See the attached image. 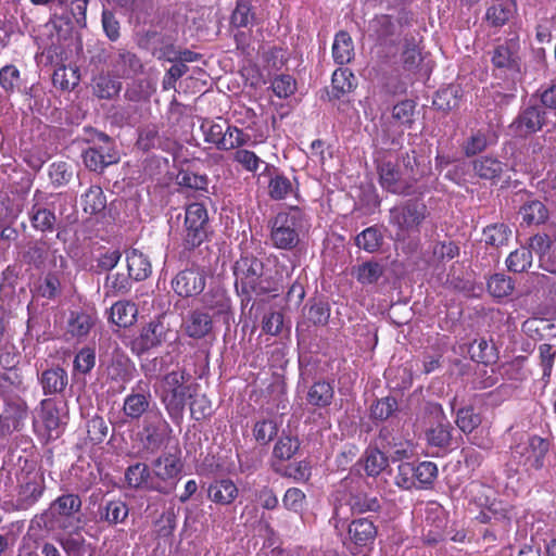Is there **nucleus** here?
Segmentation results:
<instances>
[{
  "label": "nucleus",
  "instance_id": "55",
  "mask_svg": "<svg viewBox=\"0 0 556 556\" xmlns=\"http://www.w3.org/2000/svg\"><path fill=\"white\" fill-rule=\"evenodd\" d=\"M507 268L514 273H523L532 265V252L528 248H520L511 252L506 260Z\"/></svg>",
  "mask_w": 556,
  "mask_h": 556
},
{
  "label": "nucleus",
  "instance_id": "3",
  "mask_svg": "<svg viewBox=\"0 0 556 556\" xmlns=\"http://www.w3.org/2000/svg\"><path fill=\"white\" fill-rule=\"evenodd\" d=\"M191 376L185 370H173L163 376L160 384V399L169 418L180 422L184 417L187 400L192 391L198 390L197 383H188Z\"/></svg>",
  "mask_w": 556,
  "mask_h": 556
},
{
  "label": "nucleus",
  "instance_id": "23",
  "mask_svg": "<svg viewBox=\"0 0 556 556\" xmlns=\"http://www.w3.org/2000/svg\"><path fill=\"white\" fill-rule=\"evenodd\" d=\"M129 515V507L122 500H111L99 505L97 517L99 522L113 527L125 522Z\"/></svg>",
  "mask_w": 556,
  "mask_h": 556
},
{
  "label": "nucleus",
  "instance_id": "49",
  "mask_svg": "<svg viewBox=\"0 0 556 556\" xmlns=\"http://www.w3.org/2000/svg\"><path fill=\"white\" fill-rule=\"evenodd\" d=\"M416 489H426L433 484L438 477V467L432 462L414 463Z\"/></svg>",
  "mask_w": 556,
  "mask_h": 556
},
{
  "label": "nucleus",
  "instance_id": "50",
  "mask_svg": "<svg viewBox=\"0 0 556 556\" xmlns=\"http://www.w3.org/2000/svg\"><path fill=\"white\" fill-rule=\"evenodd\" d=\"M205 305L214 315L228 317L231 311L230 299L224 290H215L205 295Z\"/></svg>",
  "mask_w": 556,
  "mask_h": 556
},
{
  "label": "nucleus",
  "instance_id": "7",
  "mask_svg": "<svg viewBox=\"0 0 556 556\" xmlns=\"http://www.w3.org/2000/svg\"><path fill=\"white\" fill-rule=\"evenodd\" d=\"M15 479L14 506L18 510H27L43 495L46 490L43 472L34 466H26L16 471Z\"/></svg>",
  "mask_w": 556,
  "mask_h": 556
},
{
  "label": "nucleus",
  "instance_id": "25",
  "mask_svg": "<svg viewBox=\"0 0 556 556\" xmlns=\"http://www.w3.org/2000/svg\"><path fill=\"white\" fill-rule=\"evenodd\" d=\"M351 514L363 515L366 513H379L382 508L381 498L363 491L350 492L346 498Z\"/></svg>",
  "mask_w": 556,
  "mask_h": 556
},
{
  "label": "nucleus",
  "instance_id": "61",
  "mask_svg": "<svg viewBox=\"0 0 556 556\" xmlns=\"http://www.w3.org/2000/svg\"><path fill=\"white\" fill-rule=\"evenodd\" d=\"M416 103L413 100H403L395 104L392 110V117L406 128H410L414 124Z\"/></svg>",
  "mask_w": 556,
  "mask_h": 556
},
{
  "label": "nucleus",
  "instance_id": "51",
  "mask_svg": "<svg viewBox=\"0 0 556 556\" xmlns=\"http://www.w3.org/2000/svg\"><path fill=\"white\" fill-rule=\"evenodd\" d=\"M188 400H190V415L194 420H203L213 414L212 402L205 394H199L194 390Z\"/></svg>",
  "mask_w": 556,
  "mask_h": 556
},
{
  "label": "nucleus",
  "instance_id": "24",
  "mask_svg": "<svg viewBox=\"0 0 556 556\" xmlns=\"http://www.w3.org/2000/svg\"><path fill=\"white\" fill-rule=\"evenodd\" d=\"M135 371V365L131 359L121 351H114L110 363L106 366L108 377L116 382L129 381Z\"/></svg>",
  "mask_w": 556,
  "mask_h": 556
},
{
  "label": "nucleus",
  "instance_id": "36",
  "mask_svg": "<svg viewBox=\"0 0 556 556\" xmlns=\"http://www.w3.org/2000/svg\"><path fill=\"white\" fill-rule=\"evenodd\" d=\"M470 358L477 363L490 365L496 362L497 349L484 338L476 339L468 348Z\"/></svg>",
  "mask_w": 556,
  "mask_h": 556
},
{
  "label": "nucleus",
  "instance_id": "19",
  "mask_svg": "<svg viewBox=\"0 0 556 556\" xmlns=\"http://www.w3.org/2000/svg\"><path fill=\"white\" fill-rule=\"evenodd\" d=\"M519 40L510 38L496 46L492 54V64L497 70L519 72Z\"/></svg>",
  "mask_w": 556,
  "mask_h": 556
},
{
  "label": "nucleus",
  "instance_id": "34",
  "mask_svg": "<svg viewBox=\"0 0 556 556\" xmlns=\"http://www.w3.org/2000/svg\"><path fill=\"white\" fill-rule=\"evenodd\" d=\"M332 56L337 64L344 65L354 58V45L352 37L345 30L336 34L332 45Z\"/></svg>",
  "mask_w": 556,
  "mask_h": 556
},
{
  "label": "nucleus",
  "instance_id": "47",
  "mask_svg": "<svg viewBox=\"0 0 556 556\" xmlns=\"http://www.w3.org/2000/svg\"><path fill=\"white\" fill-rule=\"evenodd\" d=\"M383 243V236L377 226L363 230L355 238V244L368 253L377 252Z\"/></svg>",
  "mask_w": 556,
  "mask_h": 556
},
{
  "label": "nucleus",
  "instance_id": "59",
  "mask_svg": "<svg viewBox=\"0 0 556 556\" xmlns=\"http://www.w3.org/2000/svg\"><path fill=\"white\" fill-rule=\"evenodd\" d=\"M452 430L451 424H439L426 432L427 442L432 446L447 447L452 441Z\"/></svg>",
  "mask_w": 556,
  "mask_h": 556
},
{
  "label": "nucleus",
  "instance_id": "21",
  "mask_svg": "<svg viewBox=\"0 0 556 556\" xmlns=\"http://www.w3.org/2000/svg\"><path fill=\"white\" fill-rule=\"evenodd\" d=\"M182 329L188 337L202 339L213 329L212 316L201 309L190 311L184 318Z\"/></svg>",
  "mask_w": 556,
  "mask_h": 556
},
{
  "label": "nucleus",
  "instance_id": "39",
  "mask_svg": "<svg viewBox=\"0 0 556 556\" xmlns=\"http://www.w3.org/2000/svg\"><path fill=\"white\" fill-rule=\"evenodd\" d=\"M303 316L314 326H326L330 317V306L325 301L311 299L303 308Z\"/></svg>",
  "mask_w": 556,
  "mask_h": 556
},
{
  "label": "nucleus",
  "instance_id": "6",
  "mask_svg": "<svg viewBox=\"0 0 556 556\" xmlns=\"http://www.w3.org/2000/svg\"><path fill=\"white\" fill-rule=\"evenodd\" d=\"M86 141L92 144L81 155L88 169L102 173L108 166L118 163V151L109 135L93 128L86 129Z\"/></svg>",
  "mask_w": 556,
  "mask_h": 556
},
{
  "label": "nucleus",
  "instance_id": "9",
  "mask_svg": "<svg viewBox=\"0 0 556 556\" xmlns=\"http://www.w3.org/2000/svg\"><path fill=\"white\" fill-rule=\"evenodd\" d=\"M172 428L163 414L156 408L149 412L142 419L141 430L138 439L142 445V452L147 455H154L168 441Z\"/></svg>",
  "mask_w": 556,
  "mask_h": 556
},
{
  "label": "nucleus",
  "instance_id": "42",
  "mask_svg": "<svg viewBox=\"0 0 556 556\" xmlns=\"http://www.w3.org/2000/svg\"><path fill=\"white\" fill-rule=\"evenodd\" d=\"M460 97V87L450 85L437 91L432 104L435 109L447 112L458 106Z\"/></svg>",
  "mask_w": 556,
  "mask_h": 556
},
{
  "label": "nucleus",
  "instance_id": "63",
  "mask_svg": "<svg viewBox=\"0 0 556 556\" xmlns=\"http://www.w3.org/2000/svg\"><path fill=\"white\" fill-rule=\"evenodd\" d=\"M130 277L124 274H109L104 281L106 295H123L130 290Z\"/></svg>",
  "mask_w": 556,
  "mask_h": 556
},
{
  "label": "nucleus",
  "instance_id": "52",
  "mask_svg": "<svg viewBox=\"0 0 556 556\" xmlns=\"http://www.w3.org/2000/svg\"><path fill=\"white\" fill-rule=\"evenodd\" d=\"M486 286L489 293L496 299L510 295L515 289L513 279L504 274L492 275Z\"/></svg>",
  "mask_w": 556,
  "mask_h": 556
},
{
  "label": "nucleus",
  "instance_id": "41",
  "mask_svg": "<svg viewBox=\"0 0 556 556\" xmlns=\"http://www.w3.org/2000/svg\"><path fill=\"white\" fill-rule=\"evenodd\" d=\"M355 77L349 68H338L331 78V96L340 99L343 94L351 92L354 87Z\"/></svg>",
  "mask_w": 556,
  "mask_h": 556
},
{
  "label": "nucleus",
  "instance_id": "16",
  "mask_svg": "<svg viewBox=\"0 0 556 556\" xmlns=\"http://www.w3.org/2000/svg\"><path fill=\"white\" fill-rule=\"evenodd\" d=\"M152 395L148 384L142 386L140 381L132 389V392L124 399L123 413L131 420H139L144 418L149 412H155V409H150Z\"/></svg>",
  "mask_w": 556,
  "mask_h": 556
},
{
  "label": "nucleus",
  "instance_id": "18",
  "mask_svg": "<svg viewBox=\"0 0 556 556\" xmlns=\"http://www.w3.org/2000/svg\"><path fill=\"white\" fill-rule=\"evenodd\" d=\"M549 451V442L539 435H530L526 443L518 444L514 453L525 457V465L541 469Z\"/></svg>",
  "mask_w": 556,
  "mask_h": 556
},
{
  "label": "nucleus",
  "instance_id": "33",
  "mask_svg": "<svg viewBox=\"0 0 556 556\" xmlns=\"http://www.w3.org/2000/svg\"><path fill=\"white\" fill-rule=\"evenodd\" d=\"M41 420L48 432V438H58L62 420L59 408L52 399H45L41 401Z\"/></svg>",
  "mask_w": 556,
  "mask_h": 556
},
{
  "label": "nucleus",
  "instance_id": "64",
  "mask_svg": "<svg viewBox=\"0 0 556 556\" xmlns=\"http://www.w3.org/2000/svg\"><path fill=\"white\" fill-rule=\"evenodd\" d=\"M455 422L464 433H471L481 424V417L472 406H467L457 410Z\"/></svg>",
  "mask_w": 556,
  "mask_h": 556
},
{
  "label": "nucleus",
  "instance_id": "2",
  "mask_svg": "<svg viewBox=\"0 0 556 556\" xmlns=\"http://www.w3.org/2000/svg\"><path fill=\"white\" fill-rule=\"evenodd\" d=\"M235 287L241 296L242 306H248L254 298L269 295L278 291V281L266 269L263 260L251 253L241 254L232 267Z\"/></svg>",
  "mask_w": 556,
  "mask_h": 556
},
{
  "label": "nucleus",
  "instance_id": "22",
  "mask_svg": "<svg viewBox=\"0 0 556 556\" xmlns=\"http://www.w3.org/2000/svg\"><path fill=\"white\" fill-rule=\"evenodd\" d=\"M151 473L152 465L149 466L146 463L138 462L126 468L124 477L130 489L154 492V482Z\"/></svg>",
  "mask_w": 556,
  "mask_h": 556
},
{
  "label": "nucleus",
  "instance_id": "58",
  "mask_svg": "<svg viewBox=\"0 0 556 556\" xmlns=\"http://www.w3.org/2000/svg\"><path fill=\"white\" fill-rule=\"evenodd\" d=\"M79 76L77 71L66 66L58 67L52 75L53 86L61 90H71L78 85Z\"/></svg>",
  "mask_w": 556,
  "mask_h": 556
},
{
  "label": "nucleus",
  "instance_id": "57",
  "mask_svg": "<svg viewBox=\"0 0 556 556\" xmlns=\"http://www.w3.org/2000/svg\"><path fill=\"white\" fill-rule=\"evenodd\" d=\"M397 401L393 396H386L377 400L370 407V417L374 420L383 421L390 418L397 410Z\"/></svg>",
  "mask_w": 556,
  "mask_h": 556
},
{
  "label": "nucleus",
  "instance_id": "15",
  "mask_svg": "<svg viewBox=\"0 0 556 556\" xmlns=\"http://www.w3.org/2000/svg\"><path fill=\"white\" fill-rule=\"evenodd\" d=\"M143 68L140 58L127 49H117L110 56V71L115 78H134L141 74Z\"/></svg>",
  "mask_w": 556,
  "mask_h": 556
},
{
  "label": "nucleus",
  "instance_id": "13",
  "mask_svg": "<svg viewBox=\"0 0 556 556\" xmlns=\"http://www.w3.org/2000/svg\"><path fill=\"white\" fill-rule=\"evenodd\" d=\"M49 198L50 195L37 189L33 194L31 206L27 212L31 227L43 233L54 231L56 225L54 210L48 203Z\"/></svg>",
  "mask_w": 556,
  "mask_h": 556
},
{
  "label": "nucleus",
  "instance_id": "60",
  "mask_svg": "<svg viewBox=\"0 0 556 556\" xmlns=\"http://www.w3.org/2000/svg\"><path fill=\"white\" fill-rule=\"evenodd\" d=\"M293 184L287 176L277 174L270 178L268 193L273 200H282L293 193Z\"/></svg>",
  "mask_w": 556,
  "mask_h": 556
},
{
  "label": "nucleus",
  "instance_id": "62",
  "mask_svg": "<svg viewBox=\"0 0 556 556\" xmlns=\"http://www.w3.org/2000/svg\"><path fill=\"white\" fill-rule=\"evenodd\" d=\"M278 433V424L274 419L257 420L253 427V435L261 445H267Z\"/></svg>",
  "mask_w": 556,
  "mask_h": 556
},
{
  "label": "nucleus",
  "instance_id": "45",
  "mask_svg": "<svg viewBox=\"0 0 556 556\" xmlns=\"http://www.w3.org/2000/svg\"><path fill=\"white\" fill-rule=\"evenodd\" d=\"M519 213L522 216V220L528 225H540L547 220L548 210L545 204L539 200H531L526 202Z\"/></svg>",
  "mask_w": 556,
  "mask_h": 556
},
{
  "label": "nucleus",
  "instance_id": "5",
  "mask_svg": "<svg viewBox=\"0 0 556 556\" xmlns=\"http://www.w3.org/2000/svg\"><path fill=\"white\" fill-rule=\"evenodd\" d=\"M305 223V214L298 206L287 212H279L270 220V239L274 247L292 250L300 242V232Z\"/></svg>",
  "mask_w": 556,
  "mask_h": 556
},
{
  "label": "nucleus",
  "instance_id": "28",
  "mask_svg": "<svg viewBox=\"0 0 556 556\" xmlns=\"http://www.w3.org/2000/svg\"><path fill=\"white\" fill-rule=\"evenodd\" d=\"M361 462L368 477L376 478L389 467V457L378 446L367 447Z\"/></svg>",
  "mask_w": 556,
  "mask_h": 556
},
{
  "label": "nucleus",
  "instance_id": "44",
  "mask_svg": "<svg viewBox=\"0 0 556 556\" xmlns=\"http://www.w3.org/2000/svg\"><path fill=\"white\" fill-rule=\"evenodd\" d=\"M300 448L298 437L282 432L273 448V457L280 460L291 459Z\"/></svg>",
  "mask_w": 556,
  "mask_h": 556
},
{
  "label": "nucleus",
  "instance_id": "20",
  "mask_svg": "<svg viewBox=\"0 0 556 556\" xmlns=\"http://www.w3.org/2000/svg\"><path fill=\"white\" fill-rule=\"evenodd\" d=\"M43 395L51 396L63 394L68 384L67 371L60 365L45 369L38 375Z\"/></svg>",
  "mask_w": 556,
  "mask_h": 556
},
{
  "label": "nucleus",
  "instance_id": "8",
  "mask_svg": "<svg viewBox=\"0 0 556 556\" xmlns=\"http://www.w3.org/2000/svg\"><path fill=\"white\" fill-rule=\"evenodd\" d=\"M212 233L208 213L203 203L194 202L185 208V219L181 230L185 249L194 250L208 240Z\"/></svg>",
  "mask_w": 556,
  "mask_h": 556
},
{
  "label": "nucleus",
  "instance_id": "12",
  "mask_svg": "<svg viewBox=\"0 0 556 556\" xmlns=\"http://www.w3.org/2000/svg\"><path fill=\"white\" fill-rule=\"evenodd\" d=\"M348 535L343 545L351 555L371 548L378 535V527L367 517L353 519L346 526Z\"/></svg>",
  "mask_w": 556,
  "mask_h": 556
},
{
  "label": "nucleus",
  "instance_id": "11",
  "mask_svg": "<svg viewBox=\"0 0 556 556\" xmlns=\"http://www.w3.org/2000/svg\"><path fill=\"white\" fill-rule=\"evenodd\" d=\"M547 123V111L539 104H529L520 108L508 130L514 137L527 139L540 132Z\"/></svg>",
  "mask_w": 556,
  "mask_h": 556
},
{
  "label": "nucleus",
  "instance_id": "56",
  "mask_svg": "<svg viewBox=\"0 0 556 556\" xmlns=\"http://www.w3.org/2000/svg\"><path fill=\"white\" fill-rule=\"evenodd\" d=\"M87 437L92 444H101L108 437L110 427L102 416L91 417L87 424Z\"/></svg>",
  "mask_w": 556,
  "mask_h": 556
},
{
  "label": "nucleus",
  "instance_id": "37",
  "mask_svg": "<svg viewBox=\"0 0 556 556\" xmlns=\"http://www.w3.org/2000/svg\"><path fill=\"white\" fill-rule=\"evenodd\" d=\"M138 309L135 303L118 301L111 307L110 319L118 327H129L137 318Z\"/></svg>",
  "mask_w": 556,
  "mask_h": 556
},
{
  "label": "nucleus",
  "instance_id": "46",
  "mask_svg": "<svg viewBox=\"0 0 556 556\" xmlns=\"http://www.w3.org/2000/svg\"><path fill=\"white\" fill-rule=\"evenodd\" d=\"M81 504L78 494L66 493L52 502L51 509L62 517L70 518L80 510Z\"/></svg>",
  "mask_w": 556,
  "mask_h": 556
},
{
  "label": "nucleus",
  "instance_id": "54",
  "mask_svg": "<svg viewBox=\"0 0 556 556\" xmlns=\"http://www.w3.org/2000/svg\"><path fill=\"white\" fill-rule=\"evenodd\" d=\"M84 211L91 215L100 213L106 206V199L99 186H91L83 197Z\"/></svg>",
  "mask_w": 556,
  "mask_h": 556
},
{
  "label": "nucleus",
  "instance_id": "14",
  "mask_svg": "<svg viewBox=\"0 0 556 556\" xmlns=\"http://www.w3.org/2000/svg\"><path fill=\"white\" fill-rule=\"evenodd\" d=\"M168 326L160 318L151 320L141 329L140 334L131 341V351L140 355L167 340Z\"/></svg>",
  "mask_w": 556,
  "mask_h": 556
},
{
  "label": "nucleus",
  "instance_id": "29",
  "mask_svg": "<svg viewBox=\"0 0 556 556\" xmlns=\"http://www.w3.org/2000/svg\"><path fill=\"white\" fill-rule=\"evenodd\" d=\"M114 9L140 22L151 12L152 0H106Z\"/></svg>",
  "mask_w": 556,
  "mask_h": 556
},
{
  "label": "nucleus",
  "instance_id": "31",
  "mask_svg": "<svg viewBox=\"0 0 556 556\" xmlns=\"http://www.w3.org/2000/svg\"><path fill=\"white\" fill-rule=\"evenodd\" d=\"M207 492L214 503L229 505L238 496L239 490L230 479H219L210 484Z\"/></svg>",
  "mask_w": 556,
  "mask_h": 556
},
{
  "label": "nucleus",
  "instance_id": "48",
  "mask_svg": "<svg viewBox=\"0 0 556 556\" xmlns=\"http://www.w3.org/2000/svg\"><path fill=\"white\" fill-rule=\"evenodd\" d=\"M357 281L362 285L376 283L384 274V267L382 264L368 261L354 269Z\"/></svg>",
  "mask_w": 556,
  "mask_h": 556
},
{
  "label": "nucleus",
  "instance_id": "4",
  "mask_svg": "<svg viewBox=\"0 0 556 556\" xmlns=\"http://www.w3.org/2000/svg\"><path fill=\"white\" fill-rule=\"evenodd\" d=\"M430 216L426 203L420 199L401 201L389 211V224L395 228V238L406 240L420 233Z\"/></svg>",
  "mask_w": 556,
  "mask_h": 556
},
{
  "label": "nucleus",
  "instance_id": "38",
  "mask_svg": "<svg viewBox=\"0 0 556 556\" xmlns=\"http://www.w3.org/2000/svg\"><path fill=\"white\" fill-rule=\"evenodd\" d=\"M4 403L5 408L1 416L4 417L11 424L13 429L21 430L24 425V420L27 417L26 403L20 397H5Z\"/></svg>",
  "mask_w": 556,
  "mask_h": 556
},
{
  "label": "nucleus",
  "instance_id": "10",
  "mask_svg": "<svg viewBox=\"0 0 556 556\" xmlns=\"http://www.w3.org/2000/svg\"><path fill=\"white\" fill-rule=\"evenodd\" d=\"M151 465L154 492L170 494L176 489L184 468L180 457L165 452L154 458Z\"/></svg>",
  "mask_w": 556,
  "mask_h": 556
},
{
  "label": "nucleus",
  "instance_id": "30",
  "mask_svg": "<svg viewBox=\"0 0 556 556\" xmlns=\"http://www.w3.org/2000/svg\"><path fill=\"white\" fill-rule=\"evenodd\" d=\"M148 38L152 46V54L157 60H164L167 62L176 61V53L178 49L172 37L152 31L148 33Z\"/></svg>",
  "mask_w": 556,
  "mask_h": 556
},
{
  "label": "nucleus",
  "instance_id": "53",
  "mask_svg": "<svg viewBox=\"0 0 556 556\" xmlns=\"http://www.w3.org/2000/svg\"><path fill=\"white\" fill-rule=\"evenodd\" d=\"M510 235L511 230L503 223L489 225L483 229L485 243L494 248L507 244Z\"/></svg>",
  "mask_w": 556,
  "mask_h": 556
},
{
  "label": "nucleus",
  "instance_id": "40",
  "mask_svg": "<svg viewBox=\"0 0 556 556\" xmlns=\"http://www.w3.org/2000/svg\"><path fill=\"white\" fill-rule=\"evenodd\" d=\"M93 93L100 99H112L122 90L119 78H115L111 71L108 74H100L93 80Z\"/></svg>",
  "mask_w": 556,
  "mask_h": 556
},
{
  "label": "nucleus",
  "instance_id": "32",
  "mask_svg": "<svg viewBox=\"0 0 556 556\" xmlns=\"http://www.w3.org/2000/svg\"><path fill=\"white\" fill-rule=\"evenodd\" d=\"M505 166L500 160L488 155L472 161L475 175L485 180L500 179Z\"/></svg>",
  "mask_w": 556,
  "mask_h": 556
},
{
  "label": "nucleus",
  "instance_id": "26",
  "mask_svg": "<svg viewBox=\"0 0 556 556\" xmlns=\"http://www.w3.org/2000/svg\"><path fill=\"white\" fill-rule=\"evenodd\" d=\"M128 275L136 281L147 279L152 273V266L147 255L137 249L126 252Z\"/></svg>",
  "mask_w": 556,
  "mask_h": 556
},
{
  "label": "nucleus",
  "instance_id": "43",
  "mask_svg": "<svg viewBox=\"0 0 556 556\" xmlns=\"http://www.w3.org/2000/svg\"><path fill=\"white\" fill-rule=\"evenodd\" d=\"M223 135L222 142L218 146V150L220 151L238 149L245 146L251 140V136L249 134L244 132L237 126L230 125L228 122Z\"/></svg>",
  "mask_w": 556,
  "mask_h": 556
},
{
  "label": "nucleus",
  "instance_id": "17",
  "mask_svg": "<svg viewBox=\"0 0 556 556\" xmlns=\"http://www.w3.org/2000/svg\"><path fill=\"white\" fill-rule=\"evenodd\" d=\"M206 283L205 275L199 268H187L179 271L172 280V287L181 298H190L200 294Z\"/></svg>",
  "mask_w": 556,
  "mask_h": 556
},
{
  "label": "nucleus",
  "instance_id": "27",
  "mask_svg": "<svg viewBox=\"0 0 556 556\" xmlns=\"http://www.w3.org/2000/svg\"><path fill=\"white\" fill-rule=\"evenodd\" d=\"M333 396V386L329 381L320 379L308 388L306 402L314 407L325 408L332 403Z\"/></svg>",
  "mask_w": 556,
  "mask_h": 556
},
{
  "label": "nucleus",
  "instance_id": "35",
  "mask_svg": "<svg viewBox=\"0 0 556 556\" xmlns=\"http://www.w3.org/2000/svg\"><path fill=\"white\" fill-rule=\"evenodd\" d=\"M49 255V245L42 240H35L27 244L22 254V261L36 269L45 267Z\"/></svg>",
  "mask_w": 556,
  "mask_h": 556
},
{
  "label": "nucleus",
  "instance_id": "1",
  "mask_svg": "<svg viewBox=\"0 0 556 556\" xmlns=\"http://www.w3.org/2000/svg\"><path fill=\"white\" fill-rule=\"evenodd\" d=\"M382 144L389 149H379L375 153V164L381 188L396 195H412L418 193L417 181L420 175V164L417 152L412 149L401 153L395 161L390 157L389 150L400 147V140L383 139Z\"/></svg>",
  "mask_w": 556,
  "mask_h": 556
}]
</instances>
